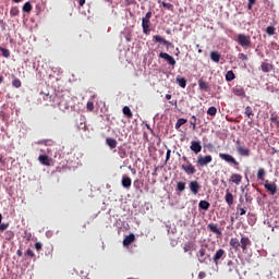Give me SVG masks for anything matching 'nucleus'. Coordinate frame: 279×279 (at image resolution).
I'll return each mask as SVG.
<instances>
[{
	"label": "nucleus",
	"instance_id": "obj_1",
	"mask_svg": "<svg viewBox=\"0 0 279 279\" xmlns=\"http://www.w3.org/2000/svg\"><path fill=\"white\" fill-rule=\"evenodd\" d=\"M183 163L181 166L182 171H184L187 175H195L197 173V170L195 169V166L189 160V157L183 156L182 157Z\"/></svg>",
	"mask_w": 279,
	"mask_h": 279
},
{
	"label": "nucleus",
	"instance_id": "obj_2",
	"mask_svg": "<svg viewBox=\"0 0 279 279\" xmlns=\"http://www.w3.org/2000/svg\"><path fill=\"white\" fill-rule=\"evenodd\" d=\"M219 159L225 160L228 165H231L234 167V169H239V166L241 165L234 156L227 154V153H220L219 154Z\"/></svg>",
	"mask_w": 279,
	"mask_h": 279
},
{
	"label": "nucleus",
	"instance_id": "obj_3",
	"mask_svg": "<svg viewBox=\"0 0 279 279\" xmlns=\"http://www.w3.org/2000/svg\"><path fill=\"white\" fill-rule=\"evenodd\" d=\"M235 40L240 45V47H243V49H247V47L252 45V38L250 37V35L239 34Z\"/></svg>",
	"mask_w": 279,
	"mask_h": 279
},
{
	"label": "nucleus",
	"instance_id": "obj_4",
	"mask_svg": "<svg viewBox=\"0 0 279 279\" xmlns=\"http://www.w3.org/2000/svg\"><path fill=\"white\" fill-rule=\"evenodd\" d=\"M151 25V11H148L146 13V15L142 19V29H143V34H149L150 27Z\"/></svg>",
	"mask_w": 279,
	"mask_h": 279
},
{
	"label": "nucleus",
	"instance_id": "obj_5",
	"mask_svg": "<svg viewBox=\"0 0 279 279\" xmlns=\"http://www.w3.org/2000/svg\"><path fill=\"white\" fill-rule=\"evenodd\" d=\"M210 162H213V156L211 155H198L197 156V160H196V165L197 167H208V165H210Z\"/></svg>",
	"mask_w": 279,
	"mask_h": 279
},
{
	"label": "nucleus",
	"instance_id": "obj_6",
	"mask_svg": "<svg viewBox=\"0 0 279 279\" xmlns=\"http://www.w3.org/2000/svg\"><path fill=\"white\" fill-rule=\"evenodd\" d=\"M264 189H266L269 195H276L278 193V184L276 182H269V180L265 181Z\"/></svg>",
	"mask_w": 279,
	"mask_h": 279
},
{
	"label": "nucleus",
	"instance_id": "obj_7",
	"mask_svg": "<svg viewBox=\"0 0 279 279\" xmlns=\"http://www.w3.org/2000/svg\"><path fill=\"white\" fill-rule=\"evenodd\" d=\"M235 147L239 156H242L243 158H248V156L252 154V150H250V148L243 147L239 141L236 142Z\"/></svg>",
	"mask_w": 279,
	"mask_h": 279
},
{
	"label": "nucleus",
	"instance_id": "obj_8",
	"mask_svg": "<svg viewBox=\"0 0 279 279\" xmlns=\"http://www.w3.org/2000/svg\"><path fill=\"white\" fill-rule=\"evenodd\" d=\"M250 245H252V240L247 236H242L240 240V247L242 252H247V247H250Z\"/></svg>",
	"mask_w": 279,
	"mask_h": 279
},
{
	"label": "nucleus",
	"instance_id": "obj_9",
	"mask_svg": "<svg viewBox=\"0 0 279 279\" xmlns=\"http://www.w3.org/2000/svg\"><path fill=\"white\" fill-rule=\"evenodd\" d=\"M159 58H162L163 60H166L170 66H175V59L171 57L169 53L160 52Z\"/></svg>",
	"mask_w": 279,
	"mask_h": 279
},
{
	"label": "nucleus",
	"instance_id": "obj_10",
	"mask_svg": "<svg viewBox=\"0 0 279 279\" xmlns=\"http://www.w3.org/2000/svg\"><path fill=\"white\" fill-rule=\"evenodd\" d=\"M197 256L199 263H206V260L208 259V254H206V247H201Z\"/></svg>",
	"mask_w": 279,
	"mask_h": 279
},
{
	"label": "nucleus",
	"instance_id": "obj_11",
	"mask_svg": "<svg viewBox=\"0 0 279 279\" xmlns=\"http://www.w3.org/2000/svg\"><path fill=\"white\" fill-rule=\"evenodd\" d=\"M191 151H194L195 154H199L202 151V143L197 141H192L190 146Z\"/></svg>",
	"mask_w": 279,
	"mask_h": 279
},
{
	"label": "nucleus",
	"instance_id": "obj_12",
	"mask_svg": "<svg viewBox=\"0 0 279 279\" xmlns=\"http://www.w3.org/2000/svg\"><path fill=\"white\" fill-rule=\"evenodd\" d=\"M199 189H202V185H199V182L197 181L190 182V191L193 193V195H197V193H199Z\"/></svg>",
	"mask_w": 279,
	"mask_h": 279
},
{
	"label": "nucleus",
	"instance_id": "obj_13",
	"mask_svg": "<svg viewBox=\"0 0 279 279\" xmlns=\"http://www.w3.org/2000/svg\"><path fill=\"white\" fill-rule=\"evenodd\" d=\"M230 247L234 250V252H239L241 250V243L239 242V239L231 238L229 241Z\"/></svg>",
	"mask_w": 279,
	"mask_h": 279
},
{
	"label": "nucleus",
	"instance_id": "obj_14",
	"mask_svg": "<svg viewBox=\"0 0 279 279\" xmlns=\"http://www.w3.org/2000/svg\"><path fill=\"white\" fill-rule=\"evenodd\" d=\"M134 241H136V235H134V233L126 235L123 240L124 247L132 245V243H134Z\"/></svg>",
	"mask_w": 279,
	"mask_h": 279
},
{
	"label": "nucleus",
	"instance_id": "obj_15",
	"mask_svg": "<svg viewBox=\"0 0 279 279\" xmlns=\"http://www.w3.org/2000/svg\"><path fill=\"white\" fill-rule=\"evenodd\" d=\"M225 202H227L228 206L234 204V195L230 193V189L226 190Z\"/></svg>",
	"mask_w": 279,
	"mask_h": 279
},
{
	"label": "nucleus",
	"instance_id": "obj_16",
	"mask_svg": "<svg viewBox=\"0 0 279 279\" xmlns=\"http://www.w3.org/2000/svg\"><path fill=\"white\" fill-rule=\"evenodd\" d=\"M230 182H232L233 184H236V186H239V184H241V182H243V175H241L239 173H233L230 177Z\"/></svg>",
	"mask_w": 279,
	"mask_h": 279
},
{
	"label": "nucleus",
	"instance_id": "obj_17",
	"mask_svg": "<svg viewBox=\"0 0 279 279\" xmlns=\"http://www.w3.org/2000/svg\"><path fill=\"white\" fill-rule=\"evenodd\" d=\"M207 230H209V232H213L214 234H217V236H221L222 234L219 227L216 223H209L207 226Z\"/></svg>",
	"mask_w": 279,
	"mask_h": 279
},
{
	"label": "nucleus",
	"instance_id": "obj_18",
	"mask_svg": "<svg viewBox=\"0 0 279 279\" xmlns=\"http://www.w3.org/2000/svg\"><path fill=\"white\" fill-rule=\"evenodd\" d=\"M198 86L201 90H204L205 93H209L210 90V85L208 82L204 81V78L198 80Z\"/></svg>",
	"mask_w": 279,
	"mask_h": 279
},
{
	"label": "nucleus",
	"instance_id": "obj_19",
	"mask_svg": "<svg viewBox=\"0 0 279 279\" xmlns=\"http://www.w3.org/2000/svg\"><path fill=\"white\" fill-rule=\"evenodd\" d=\"M223 256H226V251L223 248H219L216 254L214 255V263H216V265L219 263V260H221V258H223Z\"/></svg>",
	"mask_w": 279,
	"mask_h": 279
},
{
	"label": "nucleus",
	"instance_id": "obj_20",
	"mask_svg": "<svg viewBox=\"0 0 279 279\" xmlns=\"http://www.w3.org/2000/svg\"><path fill=\"white\" fill-rule=\"evenodd\" d=\"M153 40L155 43H162V45H166L167 47H172V44L168 41L167 39L162 38L160 35H155L153 37Z\"/></svg>",
	"mask_w": 279,
	"mask_h": 279
},
{
	"label": "nucleus",
	"instance_id": "obj_21",
	"mask_svg": "<svg viewBox=\"0 0 279 279\" xmlns=\"http://www.w3.org/2000/svg\"><path fill=\"white\" fill-rule=\"evenodd\" d=\"M39 162H41V165H45V167H51V159H49V156L47 155H40L38 157Z\"/></svg>",
	"mask_w": 279,
	"mask_h": 279
},
{
	"label": "nucleus",
	"instance_id": "obj_22",
	"mask_svg": "<svg viewBox=\"0 0 279 279\" xmlns=\"http://www.w3.org/2000/svg\"><path fill=\"white\" fill-rule=\"evenodd\" d=\"M106 145H108V147L110 149H117V145H119V143L117 142V140H114L112 137H107L106 138Z\"/></svg>",
	"mask_w": 279,
	"mask_h": 279
},
{
	"label": "nucleus",
	"instance_id": "obj_23",
	"mask_svg": "<svg viewBox=\"0 0 279 279\" xmlns=\"http://www.w3.org/2000/svg\"><path fill=\"white\" fill-rule=\"evenodd\" d=\"M122 186L123 189H130L132 186V179L128 175L122 177Z\"/></svg>",
	"mask_w": 279,
	"mask_h": 279
},
{
	"label": "nucleus",
	"instance_id": "obj_24",
	"mask_svg": "<svg viewBox=\"0 0 279 279\" xmlns=\"http://www.w3.org/2000/svg\"><path fill=\"white\" fill-rule=\"evenodd\" d=\"M210 59L213 60V62L219 63V61L221 60V54L219 53V51H211Z\"/></svg>",
	"mask_w": 279,
	"mask_h": 279
},
{
	"label": "nucleus",
	"instance_id": "obj_25",
	"mask_svg": "<svg viewBox=\"0 0 279 279\" xmlns=\"http://www.w3.org/2000/svg\"><path fill=\"white\" fill-rule=\"evenodd\" d=\"M262 71L263 73H269L271 71V69H274V65H271L270 63L267 62H262Z\"/></svg>",
	"mask_w": 279,
	"mask_h": 279
},
{
	"label": "nucleus",
	"instance_id": "obj_26",
	"mask_svg": "<svg viewBox=\"0 0 279 279\" xmlns=\"http://www.w3.org/2000/svg\"><path fill=\"white\" fill-rule=\"evenodd\" d=\"M198 208L201 210H208V208H210V203H208V201H201L198 203Z\"/></svg>",
	"mask_w": 279,
	"mask_h": 279
},
{
	"label": "nucleus",
	"instance_id": "obj_27",
	"mask_svg": "<svg viewBox=\"0 0 279 279\" xmlns=\"http://www.w3.org/2000/svg\"><path fill=\"white\" fill-rule=\"evenodd\" d=\"M265 175H267V171H265V168H259L257 171V180L265 181Z\"/></svg>",
	"mask_w": 279,
	"mask_h": 279
},
{
	"label": "nucleus",
	"instance_id": "obj_28",
	"mask_svg": "<svg viewBox=\"0 0 279 279\" xmlns=\"http://www.w3.org/2000/svg\"><path fill=\"white\" fill-rule=\"evenodd\" d=\"M122 112L125 114V117H128V119H132V117H134L132 109H130L128 106L123 107Z\"/></svg>",
	"mask_w": 279,
	"mask_h": 279
},
{
	"label": "nucleus",
	"instance_id": "obj_29",
	"mask_svg": "<svg viewBox=\"0 0 279 279\" xmlns=\"http://www.w3.org/2000/svg\"><path fill=\"white\" fill-rule=\"evenodd\" d=\"M227 82H232L233 80H236V75L232 70L228 71L226 74Z\"/></svg>",
	"mask_w": 279,
	"mask_h": 279
},
{
	"label": "nucleus",
	"instance_id": "obj_30",
	"mask_svg": "<svg viewBox=\"0 0 279 279\" xmlns=\"http://www.w3.org/2000/svg\"><path fill=\"white\" fill-rule=\"evenodd\" d=\"M233 93L238 97H245V89H243L242 87H236L235 89H233Z\"/></svg>",
	"mask_w": 279,
	"mask_h": 279
},
{
	"label": "nucleus",
	"instance_id": "obj_31",
	"mask_svg": "<svg viewBox=\"0 0 279 279\" xmlns=\"http://www.w3.org/2000/svg\"><path fill=\"white\" fill-rule=\"evenodd\" d=\"M187 122H189V120H186V119H184V118H180V119L177 121L175 125H174L175 130H180L181 125H184V124H186Z\"/></svg>",
	"mask_w": 279,
	"mask_h": 279
},
{
	"label": "nucleus",
	"instance_id": "obj_32",
	"mask_svg": "<svg viewBox=\"0 0 279 279\" xmlns=\"http://www.w3.org/2000/svg\"><path fill=\"white\" fill-rule=\"evenodd\" d=\"M244 114L247 117V119H252V117H254V110H252V107L247 106L245 108Z\"/></svg>",
	"mask_w": 279,
	"mask_h": 279
},
{
	"label": "nucleus",
	"instance_id": "obj_33",
	"mask_svg": "<svg viewBox=\"0 0 279 279\" xmlns=\"http://www.w3.org/2000/svg\"><path fill=\"white\" fill-rule=\"evenodd\" d=\"M177 84H179V86L181 88H186V78H184V77H177Z\"/></svg>",
	"mask_w": 279,
	"mask_h": 279
},
{
	"label": "nucleus",
	"instance_id": "obj_34",
	"mask_svg": "<svg viewBox=\"0 0 279 279\" xmlns=\"http://www.w3.org/2000/svg\"><path fill=\"white\" fill-rule=\"evenodd\" d=\"M21 14V10H19V7H12L10 10V15L11 16H19Z\"/></svg>",
	"mask_w": 279,
	"mask_h": 279
},
{
	"label": "nucleus",
	"instance_id": "obj_35",
	"mask_svg": "<svg viewBox=\"0 0 279 279\" xmlns=\"http://www.w3.org/2000/svg\"><path fill=\"white\" fill-rule=\"evenodd\" d=\"M207 114H209V117H217V107H209Z\"/></svg>",
	"mask_w": 279,
	"mask_h": 279
},
{
	"label": "nucleus",
	"instance_id": "obj_36",
	"mask_svg": "<svg viewBox=\"0 0 279 279\" xmlns=\"http://www.w3.org/2000/svg\"><path fill=\"white\" fill-rule=\"evenodd\" d=\"M186 190V183L180 181L178 182L177 184V191H180V193H182V191H185Z\"/></svg>",
	"mask_w": 279,
	"mask_h": 279
},
{
	"label": "nucleus",
	"instance_id": "obj_37",
	"mask_svg": "<svg viewBox=\"0 0 279 279\" xmlns=\"http://www.w3.org/2000/svg\"><path fill=\"white\" fill-rule=\"evenodd\" d=\"M32 9H33V7H32V3H31V2H26V3L23 5V12L29 13V12H32Z\"/></svg>",
	"mask_w": 279,
	"mask_h": 279
},
{
	"label": "nucleus",
	"instance_id": "obj_38",
	"mask_svg": "<svg viewBox=\"0 0 279 279\" xmlns=\"http://www.w3.org/2000/svg\"><path fill=\"white\" fill-rule=\"evenodd\" d=\"M12 86H13L14 88H21V86H22L21 80L14 78V80L12 81Z\"/></svg>",
	"mask_w": 279,
	"mask_h": 279
},
{
	"label": "nucleus",
	"instance_id": "obj_39",
	"mask_svg": "<svg viewBox=\"0 0 279 279\" xmlns=\"http://www.w3.org/2000/svg\"><path fill=\"white\" fill-rule=\"evenodd\" d=\"M161 5L162 8H166V10H169V12H173V4L168 2H162Z\"/></svg>",
	"mask_w": 279,
	"mask_h": 279
},
{
	"label": "nucleus",
	"instance_id": "obj_40",
	"mask_svg": "<svg viewBox=\"0 0 279 279\" xmlns=\"http://www.w3.org/2000/svg\"><path fill=\"white\" fill-rule=\"evenodd\" d=\"M190 123L193 126V130H196V128H197V118L195 116H192Z\"/></svg>",
	"mask_w": 279,
	"mask_h": 279
},
{
	"label": "nucleus",
	"instance_id": "obj_41",
	"mask_svg": "<svg viewBox=\"0 0 279 279\" xmlns=\"http://www.w3.org/2000/svg\"><path fill=\"white\" fill-rule=\"evenodd\" d=\"M3 58H10V51L7 48L0 47Z\"/></svg>",
	"mask_w": 279,
	"mask_h": 279
},
{
	"label": "nucleus",
	"instance_id": "obj_42",
	"mask_svg": "<svg viewBox=\"0 0 279 279\" xmlns=\"http://www.w3.org/2000/svg\"><path fill=\"white\" fill-rule=\"evenodd\" d=\"M266 33L268 34V36H274V34H276V28L274 26H268L266 28Z\"/></svg>",
	"mask_w": 279,
	"mask_h": 279
},
{
	"label": "nucleus",
	"instance_id": "obj_43",
	"mask_svg": "<svg viewBox=\"0 0 279 279\" xmlns=\"http://www.w3.org/2000/svg\"><path fill=\"white\" fill-rule=\"evenodd\" d=\"M86 108L88 112H93V110H95V104L93 101H87Z\"/></svg>",
	"mask_w": 279,
	"mask_h": 279
},
{
	"label": "nucleus",
	"instance_id": "obj_44",
	"mask_svg": "<svg viewBox=\"0 0 279 279\" xmlns=\"http://www.w3.org/2000/svg\"><path fill=\"white\" fill-rule=\"evenodd\" d=\"M26 256H29L31 258H35L36 257V254H34V251H32V248H28L26 251Z\"/></svg>",
	"mask_w": 279,
	"mask_h": 279
},
{
	"label": "nucleus",
	"instance_id": "obj_45",
	"mask_svg": "<svg viewBox=\"0 0 279 279\" xmlns=\"http://www.w3.org/2000/svg\"><path fill=\"white\" fill-rule=\"evenodd\" d=\"M238 211L240 213L241 216L245 215V213H247V210H245V208L238 206Z\"/></svg>",
	"mask_w": 279,
	"mask_h": 279
},
{
	"label": "nucleus",
	"instance_id": "obj_46",
	"mask_svg": "<svg viewBox=\"0 0 279 279\" xmlns=\"http://www.w3.org/2000/svg\"><path fill=\"white\" fill-rule=\"evenodd\" d=\"M35 248L37 250V252H40V250H43V243L36 242L35 243Z\"/></svg>",
	"mask_w": 279,
	"mask_h": 279
},
{
	"label": "nucleus",
	"instance_id": "obj_47",
	"mask_svg": "<svg viewBox=\"0 0 279 279\" xmlns=\"http://www.w3.org/2000/svg\"><path fill=\"white\" fill-rule=\"evenodd\" d=\"M183 252H185V253L191 252V244H189V243L184 244Z\"/></svg>",
	"mask_w": 279,
	"mask_h": 279
},
{
	"label": "nucleus",
	"instance_id": "obj_48",
	"mask_svg": "<svg viewBox=\"0 0 279 279\" xmlns=\"http://www.w3.org/2000/svg\"><path fill=\"white\" fill-rule=\"evenodd\" d=\"M238 58L239 60H248L247 54L245 53H239Z\"/></svg>",
	"mask_w": 279,
	"mask_h": 279
},
{
	"label": "nucleus",
	"instance_id": "obj_49",
	"mask_svg": "<svg viewBox=\"0 0 279 279\" xmlns=\"http://www.w3.org/2000/svg\"><path fill=\"white\" fill-rule=\"evenodd\" d=\"M8 223H0V231L3 232L5 230H8Z\"/></svg>",
	"mask_w": 279,
	"mask_h": 279
},
{
	"label": "nucleus",
	"instance_id": "obj_50",
	"mask_svg": "<svg viewBox=\"0 0 279 279\" xmlns=\"http://www.w3.org/2000/svg\"><path fill=\"white\" fill-rule=\"evenodd\" d=\"M278 120V116H276V114H271L270 116V121L272 122V123H275V121H277Z\"/></svg>",
	"mask_w": 279,
	"mask_h": 279
},
{
	"label": "nucleus",
	"instance_id": "obj_51",
	"mask_svg": "<svg viewBox=\"0 0 279 279\" xmlns=\"http://www.w3.org/2000/svg\"><path fill=\"white\" fill-rule=\"evenodd\" d=\"M245 201L250 204L252 202V195L245 194Z\"/></svg>",
	"mask_w": 279,
	"mask_h": 279
},
{
	"label": "nucleus",
	"instance_id": "obj_52",
	"mask_svg": "<svg viewBox=\"0 0 279 279\" xmlns=\"http://www.w3.org/2000/svg\"><path fill=\"white\" fill-rule=\"evenodd\" d=\"M204 278H206V272L201 271V272L198 274V279H204Z\"/></svg>",
	"mask_w": 279,
	"mask_h": 279
},
{
	"label": "nucleus",
	"instance_id": "obj_53",
	"mask_svg": "<svg viewBox=\"0 0 279 279\" xmlns=\"http://www.w3.org/2000/svg\"><path fill=\"white\" fill-rule=\"evenodd\" d=\"M170 158H171V149H168L166 154V160H169Z\"/></svg>",
	"mask_w": 279,
	"mask_h": 279
},
{
	"label": "nucleus",
	"instance_id": "obj_54",
	"mask_svg": "<svg viewBox=\"0 0 279 279\" xmlns=\"http://www.w3.org/2000/svg\"><path fill=\"white\" fill-rule=\"evenodd\" d=\"M86 3V0H78V5H81V8H83V5Z\"/></svg>",
	"mask_w": 279,
	"mask_h": 279
},
{
	"label": "nucleus",
	"instance_id": "obj_55",
	"mask_svg": "<svg viewBox=\"0 0 279 279\" xmlns=\"http://www.w3.org/2000/svg\"><path fill=\"white\" fill-rule=\"evenodd\" d=\"M130 171L133 173V175H136V170L132 167H129Z\"/></svg>",
	"mask_w": 279,
	"mask_h": 279
},
{
	"label": "nucleus",
	"instance_id": "obj_56",
	"mask_svg": "<svg viewBox=\"0 0 279 279\" xmlns=\"http://www.w3.org/2000/svg\"><path fill=\"white\" fill-rule=\"evenodd\" d=\"M44 99L47 101V99H51V96L49 94H47Z\"/></svg>",
	"mask_w": 279,
	"mask_h": 279
},
{
	"label": "nucleus",
	"instance_id": "obj_57",
	"mask_svg": "<svg viewBox=\"0 0 279 279\" xmlns=\"http://www.w3.org/2000/svg\"><path fill=\"white\" fill-rule=\"evenodd\" d=\"M7 234H9V236H14V233L12 231H8Z\"/></svg>",
	"mask_w": 279,
	"mask_h": 279
},
{
	"label": "nucleus",
	"instance_id": "obj_58",
	"mask_svg": "<svg viewBox=\"0 0 279 279\" xmlns=\"http://www.w3.org/2000/svg\"><path fill=\"white\" fill-rule=\"evenodd\" d=\"M248 3L254 5L256 3V0H248Z\"/></svg>",
	"mask_w": 279,
	"mask_h": 279
},
{
	"label": "nucleus",
	"instance_id": "obj_59",
	"mask_svg": "<svg viewBox=\"0 0 279 279\" xmlns=\"http://www.w3.org/2000/svg\"><path fill=\"white\" fill-rule=\"evenodd\" d=\"M17 256H23V252H21V250H17Z\"/></svg>",
	"mask_w": 279,
	"mask_h": 279
},
{
	"label": "nucleus",
	"instance_id": "obj_60",
	"mask_svg": "<svg viewBox=\"0 0 279 279\" xmlns=\"http://www.w3.org/2000/svg\"><path fill=\"white\" fill-rule=\"evenodd\" d=\"M221 184H223V186H228V183L225 180H221Z\"/></svg>",
	"mask_w": 279,
	"mask_h": 279
},
{
	"label": "nucleus",
	"instance_id": "obj_61",
	"mask_svg": "<svg viewBox=\"0 0 279 279\" xmlns=\"http://www.w3.org/2000/svg\"><path fill=\"white\" fill-rule=\"evenodd\" d=\"M166 99H168V100L171 99V94H167Z\"/></svg>",
	"mask_w": 279,
	"mask_h": 279
},
{
	"label": "nucleus",
	"instance_id": "obj_62",
	"mask_svg": "<svg viewBox=\"0 0 279 279\" xmlns=\"http://www.w3.org/2000/svg\"><path fill=\"white\" fill-rule=\"evenodd\" d=\"M254 4H251L250 2H248V5H247V9L248 10H252V7H253Z\"/></svg>",
	"mask_w": 279,
	"mask_h": 279
},
{
	"label": "nucleus",
	"instance_id": "obj_63",
	"mask_svg": "<svg viewBox=\"0 0 279 279\" xmlns=\"http://www.w3.org/2000/svg\"><path fill=\"white\" fill-rule=\"evenodd\" d=\"M0 84H3V76L0 75Z\"/></svg>",
	"mask_w": 279,
	"mask_h": 279
},
{
	"label": "nucleus",
	"instance_id": "obj_64",
	"mask_svg": "<svg viewBox=\"0 0 279 279\" xmlns=\"http://www.w3.org/2000/svg\"><path fill=\"white\" fill-rule=\"evenodd\" d=\"M275 124L279 128V120L275 121Z\"/></svg>",
	"mask_w": 279,
	"mask_h": 279
}]
</instances>
